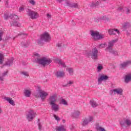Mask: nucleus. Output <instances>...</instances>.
<instances>
[{"label":"nucleus","mask_w":131,"mask_h":131,"mask_svg":"<svg viewBox=\"0 0 131 131\" xmlns=\"http://www.w3.org/2000/svg\"><path fill=\"white\" fill-rule=\"evenodd\" d=\"M114 46V44L111 41H110V42H108V47L105 49V51H108L109 50H111L112 48V47H113Z\"/></svg>","instance_id":"20"},{"label":"nucleus","mask_w":131,"mask_h":131,"mask_svg":"<svg viewBox=\"0 0 131 131\" xmlns=\"http://www.w3.org/2000/svg\"><path fill=\"white\" fill-rule=\"evenodd\" d=\"M19 11L20 12H23V11H24V7H20L19 9Z\"/></svg>","instance_id":"51"},{"label":"nucleus","mask_w":131,"mask_h":131,"mask_svg":"<svg viewBox=\"0 0 131 131\" xmlns=\"http://www.w3.org/2000/svg\"><path fill=\"white\" fill-rule=\"evenodd\" d=\"M40 36L41 39L43 40V41L46 42H48L51 40V36L48 32H44Z\"/></svg>","instance_id":"6"},{"label":"nucleus","mask_w":131,"mask_h":131,"mask_svg":"<svg viewBox=\"0 0 131 131\" xmlns=\"http://www.w3.org/2000/svg\"><path fill=\"white\" fill-rule=\"evenodd\" d=\"M8 71H6V72H5L4 73H3V74H2V76H3V77H5V76H6V75H7V74H8Z\"/></svg>","instance_id":"48"},{"label":"nucleus","mask_w":131,"mask_h":131,"mask_svg":"<svg viewBox=\"0 0 131 131\" xmlns=\"http://www.w3.org/2000/svg\"><path fill=\"white\" fill-rule=\"evenodd\" d=\"M60 104H62V105L67 106V105H68V102H67L65 99H62L60 101Z\"/></svg>","instance_id":"33"},{"label":"nucleus","mask_w":131,"mask_h":131,"mask_svg":"<svg viewBox=\"0 0 131 131\" xmlns=\"http://www.w3.org/2000/svg\"><path fill=\"white\" fill-rule=\"evenodd\" d=\"M55 60V61H56V62H57L58 64H59L60 65H62L63 67H66V66H65V63L62 62L61 59H59L58 58H57Z\"/></svg>","instance_id":"24"},{"label":"nucleus","mask_w":131,"mask_h":131,"mask_svg":"<svg viewBox=\"0 0 131 131\" xmlns=\"http://www.w3.org/2000/svg\"><path fill=\"white\" fill-rule=\"evenodd\" d=\"M4 34L3 32H0V41L3 40V35Z\"/></svg>","instance_id":"41"},{"label":"nucleus","mask_w":131,"mask_h":131,"mask_svg":"<svg viewBox=\"0 0 131 131\" xmlns=\"http://www.w3.org/2000/svg\"><path fill=\"white\" fill-rule=\"evenodd\" d=\"M131 80V74H128L125 76V82H128Z\"/></svg>","instance_id":"29"},{"label":"nucleus","mask_w":131,"mask_h":131,"mask_svg":"<svg viewBox=\"0 0 131 131\" xmlns=\"http://www.w3.org/2000/svg\"><path fill=\"white\" fill-rule=\"evenodd\" d=\"M102 69H103V67H102V66H98L97 67V69L98 71H101V70H102Z\"/></svg>","instance_id":"46"},{"label":"nucleus","mask_w":131,"mask_h":131,"mask_svg":"<svg viewBox=\"0 0 131 131\" xmlns=\"http://www.w3.org/2000/svg\"><path fill=\"white\" fill-rule=\"evenodd\" d=\"M87 55L88 56V58L90 57V56H92V53L91 52L87 53Z\"/></svg>","instance_id":"59"},{"label":"nucleus","mask_w":131,"mask_h":131,"mask_svg":"<svg viewBox=\"0 0 131 131\" xmlns=\"http://www.w3.org/2000/svg\"><path fill=\"white\" fill-rule=\"evenodd\" d=\"M113 92H114V95L115 94H117L118 95H120V96H122V93L123 92V90L122 89H115L113 90Z\"/></svg>","instance_id":"12"},{"label":"nucleus","mask_w":131,"mask_h":131,"mask_svg":"<svg viewBox=\"0 0 131 131\" xmlns=\"http://www.w3.org/2000/svg\"><path fill=\"white\" fill-rule=\"evenodd\" d=\"M37 89L38 90H37V92H38V93H39L40 91H42L41 89H40V86H37Z\"/></svg>","instance_id":"54"},{"label":"nucleus","mask_w":131,"mask_h":131,"mask_svg":"<svg viewBox=\"0 0 131 131\" xmlns=\"http://www.w3.org/2000/svg\"><path fill=\"white\" fill-rule=\"evenodd\" d=\"M35 116H36V113L34 112V111L31 110L28 112V113L27 114V119L28 121H31L35 118Z\"/></svg>","instance_id":"4"},{"label":"nucleus","mask_w":131,"mask_h":131,"mask_svg":"<svg viewBox=\"0 0 131 131\" xmlns=\"http://www.w3.org/2000/svg\"><path fill=\"white\" fill-rule=\"evenodd\" d=\"M34 56H36V57H39V54H38V53H36L34 54Z\"/></svg>","instance_id":"61"},{"label":"nucleus","mask_w":131,"mask_h":131,"mask_svg":"<svg viewBox=\"0 0 131 131\" xmlns=\"http://www.w3.org/2000/svg\"><path fill=\"white\" fill-rule=\"evenodd\" d=\"M90 104L93 108H96V107H98V106H99V104H97V103L94 100H90Z\"/></svg>","instance_id":"26"},{"label":"nucleus","mask_w":131,"mask_h":131,"mask_svg":"<svg viewBox=\"0 0 131 131\" xmlns=\"http://www.w3.org/2000/svg\"><path fill=\"white\" fill-rule=\"evenodd\" d=\"M14 62V60L13 59H9L7 61L5 62V63L4 64L3 66H12L14 64L13 62Z\"/></svg>","instance_id":"15"},{"label":"nucleus","mask_w":131,"mask_h":131,"mask_svg":"<svg viewBox=\"0 0 131 131\" xmlns=\"http://www.w3.org/2000/svg\"><path fill=\"white\" fill-rule=\"evenodd\" d=\"M62 43H58L56 44V46L58 47V48H61L62 47Z\"/></svg>","instance_id":"50"},{"label":"nucleus","mask_w":131,"mask_h":131,"mask_svg":"<svg viewBox=\"0 0 131 131\" xmlns=\"http://www.w3.org/2000/svg\"><path fill=\"white\" fill-rule=\"evenodd\" d=\"M11 26H15L16 27H20L21 26V24L18 23L16 20H14L12 21L11 24Z\"/></svg>","instance_id":"28"},{"label":"nucleus","mask_w":131,"mask_h":131,"mask_svg":"<svg viewBox=\"0 0 131 131\" xmlns=\"http://www.w3.org/2000/svg\"><path fill=\"white\" fill-rule=\"evenodd\" d=\"M63 1H65V0H58V2H59V3L60 4V3H62Z\"/></svg>","instance_id":"62"},{"label":"nucleus","mask_w":131,"mask_h":131,"mask_svg":"<svg viewBox=\"0 0 131 131\" xmlns=\"http://www.w3.org/2000/svg\"><path fill=\"white\" fill-rule=\"evenodd\" d=\"M108 78H109V77H108V76L105 75H101L98 79V84H100V82L103 81V80H107Z\"/></svg>","instance_id":"11"},{"label":"nucleus","mask_w":131,"mask_h":131,"mask_svg":"<svg viewBox=\"0 0 131 131\" xmlns=\"http://www.w3.org/2000/svg\"><path fill=\"white\" fill-rule=\"evenodd\" d=\"M66 4L69 8H78V4H77V3H71L67 1L66 2Z\"/></svg>","instance_id":"9"},{"label":"nucleus","mask_w":131,"mask_h":131,"mask_svg":"<svg viewBox=\"0 0 131 131\" xmlns=\"http://www.w3.org/2000/svg\"><path fill=\"white\" fill-rule=\"evenodd\" d=\"M21 45L24 48H28V46H29V41H24L21 42Z\"/></svg>","instance_id":"25"},{"label":"nucleus","mask_w":131,"mask_h":131,"mask_svg":"<svg viewBox=\"0 0 131 131\" xmlns=\"http://www.w3.org/2000/svg\"><path fill=\"white\" fill-rule=\"evenodd\" d=\"M69 73L72 74L73 73V69L70 68L68 69Z\"/></svg>","instance_id":"42"},{"label":"nucleus","mask_w":131,"mask_h":131,"mask_svg":"<svg viewBox=\"0 0 131 131\" xmlns=\"http://www.w3.org/2000/svg\"><path fill=\"white\" fill-rule=\"evenodd\" d=\"M106 51L107 52H109L110 54H112V55H114V56H118V52H117L116 50H114L113 48Z\"/></svg>","instance_id":"17"},{"label":"nucleus","mask_w":131,"mask_h":131,"mask_svg":"<svg viewBox=\"0 0 131 131\" xmlns=\"http://www.w3.org/2000/svg\"><path fill=\"white\" fill-rule=\"evenodd\" d=\"M126 12V14H128L129 13V12H130V10L128 8H127Z\"/></svg>","instance_id":"57"},{"label":"nucleus","mask_w":131,"mask_h":131,"mask_svg":"<svg viewBox=\"0 0 131 131\" xmlns=\"http://www.w3.org/2000/svg\"><path fill=\"white\" fill-rule=\"evenodd\" d=\"M5 100H6V101H7V102H9V104L12 105V106H15V103L14 102V100H12V98L6 97Z\"/></svg>","instance_id":"22"},{"label":"nucleus","mask_w":131,"mask_h":131,"mask_svg":"<svg viewBox=\"0 0 131 131\" xmlns=\"http://www.w3.org/2000/svg\"><path fill=\"white\" fill-rule=\"evenodd\" d=\"M90 33L92 37H94L95 39H96V38L95 37H96V39H101L103 38V35L100 34V33L97 31L95 32V31L92 30L90 31Z\"/></svg>","instance_id":"5"},{"label":"nucleus","mask_w":131,"mask_h":131,"mask_svg":"<svg viewBox=\"0 0 131 131\" xmlns=\"http://www.w3.org/2000/svg\"><path fill=\"white\" fill-rule=\"evenodd\" d=\"M70 84H73V82L72 81H69L67 84H66L64 85H63V86L66 87V86H70Z\"/></svg>","instance_id":"35"},{"label":"nucleus","mask_w":131,"mask_h":131,"mask_svg":"<svg viewBox=\"0 0 131 131\" xmlns=\"http://www.w3.org/2000/svg\"><path fill=\"white\" fill-rule=\"evenodd\" d=\"M94 21L95 22H96V23H99V21H100V18H99L98 19L95 18Z\"/></svg>","instance_id":"56"},{"label":"nucleus","mask_w":131,"mask_h":131,"mask_svg":"<svg viewBox=\"0 0 131 131\" xmlns=\"http://www.w3.org/2000/svg\"><path fill=\"white\" fill-rule=\"evenodd\" d=\"M8 5H9V2L7 0V1H6V5L8 6Z\"/></svg>","instance_id":"63"},{"label":"nucleus","mask_w":131,"mask_h":131,"mask_svg":"<svg viewBox=\"0 0 131 131\" xmlns=\"http://www.w3.org/2000/svg\"><path fill=\"white\" fill-rule=\"evenodd\" d=\"M51 106L52 110L53 111H55V112H57V111H59V105L55 103H52L50 104Z\"/></svg>","instance_id":"13"},{"label":"nucleus","mask_w":131,"mask_h":131,"mask_svg":"<svg viewBox=\"0 0 131 131\" xmlns=\"http://www.w3.org/2000/svg\"><path fill=\"white\" fill-rule=\"evenodd\" d=\"M118 41V39H114V40H112L111 41L114 45V43H115V42H117Z\"/></svg>","instance_id":"49"},{"label":"nucleus","mask_w":131,"mask_h":131,"mask_svg":"<svg viewBox=\"0 0 131 131\" xmlns=\"http://www.w3.org/2000/svg\"><path fill=\"white\" fill-rule=\"evenodd\" d=\"M48 95L49 94L46 92L42 91V90H40L39 93L35 94V97L37 99L38 98H40L42 101H45V99L47 98V96H48Z\"/></svg>","instance_id":"2"},{"label":"nucleus","mask_w":131,"mask_h":131,"mask_svg":"<svg viewBox=\"0 0 131 131\" xmlns=\"http://www.w3.org/2000/svg\"><path fill=\"white\" fill-rule=\"evenodd\" d=\"M47 17L48 18V19H49V18H50L51 17V14H47Z\"/></svg>","instance_id":"58"},{"label":"nucleus","mask_w":131,"mask_h":131,"mask_svg":"<svg viewBox=\"0 0 131 131\" xmlns=\"http://www.w3.org/2000/svg\"><path fill=\"white\" fill-rule=\"evenodd\" d=\"M53 117H54L55 119L57 120V121H60V120H61V119L55 114L53 115Z\"/></svg>","instance_id":"37"},{"label":"nucleus","mask_w":131,"mask_h":131,"mask_svg":"<svg viewBox=\"0 0 131 131\" xmlns=\"http://www.w3.org/2000/svg\"><path fill=\"white\" fill-rule=\"evenodd\" d=\"M106 44H100L99 47L100 48H105V46Z\"/></svg>","instance_id":"55"},{"label":"nucleus","mask_w":131,"mask_h":131,"mask_svg":"<svg viewBox=\"0 0 131 131\" xmlns=\"http://www.w3.org/2000/svg\"><path fill=\"white\" fill-rule=\"evenodd\" d=\"M120 124H121V126H122V127H123V126H125V121L124 122L123 121H121L120 122Z\"/></svg>","instance_id":"40"},{"label":"nucleus","mask_w":131,"mask_h":131,"mask_svg":"<svg viewBox=\"0 0 131 131\" xmlns=\"http://www.w3.org/2000/svg\"><path fill=\"white\" fill-rule=\"evenodd\" d=\"M5 20H8L9 18H10V15H9L8 13H4V17Z\"/></svg>","instance_id":"34"},{"label":"nucleus","mask_w":131,"mask_h":131,"mask_svg":"<svg viewBox=\"0 0 131 131\" xmlns=\"http://www.w3.org/2000/svg\"><path fill=\"white\" fill-rule=\"evenodd\" d=\"M117 10L119 11V12H124V10L123 9V8L121 7L118 8Z\"/></svg>","instance_id":"45"},{"label":"nucleus","mask_w":131,"mask_h":131,"mask_svg":"<svg viewBox=\"0 0 131 131\" xmlns=\"http://www.w3.org/2000/svg\"><path fill=\"white\" fill-rule=\"evenodd\" d=\"M38 45H42V43H43V40L41 38V37H40V38L38 40Z\"/></svg>","instance_id":"38"},{"label":"nucleus","mask_w":131,"mask_h":131,"mask_svg":"<svg viewBox=\"0 0 131 131\" xmlns=\"http://www.w3.org/2000/svg\"><path fill=\"white\" fill-rule=\"evenodd\" d=\"M4 63V55L0 53V65H2Z\"/></svg>","instance_id":"32"},{"label":"nucleus","mask_w":131,"mask_h":131,"mask_svg":"<svg viewBox=\"0 0 131 131\" xmlns=\"http://www.w3.org/2000/svg\"><path fill=\"white\" fill-rule=\"evenodd\" d=\"M66 122V121L65 120H62V122H63V123H65Z\"/></svg>","instance_id":"64"},{"label":"nucleus","mask_w":131,"mask_h":131,"mask_svg":"<svg viewBox=\"0 0 131 131\" xmlns=\"http://www.w3.org/2000/svg\"><path fill=\"white\" fill-rule=\"evenodd\" d=\"M125 123L127 125H131V121L130 120L128 119H126L125 120Z\"/></svg>","instance_id":"36"},{"label":"nucleus","mask_w":131,"mask_h":131,"mask_svg":"<svg viewBox=\"0 0 131 131\" xmlns=\"http://www.w3.org/2000/svg\"><path fill=\"white\" fill-rule=\"evenodd\" d=\"M56 97H57V95L56 94H54L51 96H50L49 98L50 101V104H54L56 102Z\"/></svg>","instance_id":"14"},{"label":"nucleus","mask_w":131,"mask_h":131,"mask_svg":"<svg viewBox=\"0 0 131 131\" xmlns=\"http://www.w3.org/2000/svg\"><path fill=\"white\" fill-rule=\"evenodd\" d=\"M21 74H23V75H25V76H28V75L27 74V72H22Z\"/></svg>","instance_id":"53"},{"label":"nucleus","mask_w":131,"mask_h":131,"mask_svg":"<svg viewBox=\"0 0 131 131\" xmlns=\"http://www.w3.org/2000/svg\"><path fill=\"white\" fill-rule=\"evenodd\" d=\"M24 95L25 97H27V98H29L30 97V95H31V92L28 90H24Z\"/></svg>","instance_id":"19"},{"label":"nucleus","mask_w":131,"mask_h":131,"mask_svg":"<svg viewBox=\"0 0 131 131\" xmlns=\"http://www.w3.org/2000/svg\"><path fill=\"white\" fill-rule=\"evenodd\" d=\"M94 119V118L93 117H90L89 119L85 118L82 120V125L83 126H85L86 125H88L90 122H91V121H93Z\"/></svg>","instance_id":"8"},{"label":"nucleus","mask_w":131,"mask_h":131,"mask_svg":"<svg viewBox=\"0 0 131 131\" xmlns=\"http://www.w3.org/2000/svg\"><path fill=\"white\" fill-rule=\"evenodd\" d=\"M97 129H98L99 130H100V131H106V130H105V128L101 127H98L97 128Z\"/></svg>","instance_id":"43"},{"label":"nucleus","mask_w":131,"mask_h":131,"mask_svg":"<svg viewBox=\"0 0 131 131\" xmlns=\"http://www.w3.org/2000/svg\"><path fill=\"white\" fill-rule=\"evenodd\" d=\"M27 14L28 16L31 18V19H37L38 17V13L35 12L30 9H28L27 11Z\"/></svg>","instance_id":"3"},{"label":"nucleus","mask_w":131,"mask_h":131,"mask_svg":"<svg viewBox=\"0 0 131 131\" xmlns=\"http://www.w3.org/2000/svg\"><path fill=\"white\" fill-rule=\"evenodd\" d=\"M130 24L128 22H125L124 23V25L122 26L123 29L124 30H125L126 29H127V27H130Z\"/></svg>","instance_id":"27"},{"label":"nucleus","mask_w":131,"mask_h":131,"mask_svg":"<svg viewBox=\"0 0 131 131\" xmlns=\"http://www.w3.org/2000/svg\"><path fill=\"white\" fill-rule=\"evenodd\" d=\"M64 75H65V73L62 71L57 72L55 74V76H56V77H63Z\"/></svg>","instance_id":"18"},{"label":"nucleus","mask_w":131,"mask_h":131,"mask_svg":"<svg viewBox=\"0 0 131 131\" xmlns=\"http://www.w3.org/2000/svg\"><path fill=\"white\" fill-rule=\"evenodd\" d=\"M130 63H131V62L129 61L124 62L120 64L121 68H122V69H124L125 67H126L127 65H129V64Z\"/></svg>","instance_id":"21"},{"label":"nucleus","mask_w":131,"mask_h":131,"mask_svg":"<svg viewBox=\"0 0 131 131\" xmlns=\"http://www.w3.org/2000/svg\"><path fill=\"white\" fill-rule=\"evenodd\" d=\"M36 61V63L40 64V65H42V66H47L51 64L52 60L50 58H47V57H42V58H37Z\"/></svg>","instance_id":"1"},{"label":"nucleus","mask_w":131,"mask_h":131,"mask_svg":"<svg viewBox=\"0 0 131 131\" xmlns=\"http://www.w3.org/2000/svg\"><path fill=\"white\" fill-rule=\"evenodd\" d=\"M9 18L10 19H13V21H17V20H19V17L15 14H10Z\"/></svg>","instance_id":"23"},{"label":"nucleus","mask_w":131,"mask_h":131,"mask_svg":"<svg viewBox=\"0 0 131 131\" xmlns=\"http://www.w3.org/2000/svg\"><path fill=\"white\" fill-rule=\"evenodd\" d=\"M56 130L57 131H65V128H64V126L62 125L60 126H57L56 127Z\"/></svg>","instance_id":"31"},{"label":"nucleus","mask_w":131,"mask_h":131,"mask_svg":"<svg viewBox=\"0 0 131 131\" xmlns=\"http://www.w3.org/2000/svg\"><path fill=\"white\" fill-rule=\"evenodd\" d=\"M115 32H117V33H118V34H119V33H120V32L118 30V29H110L108 31V32L109 33V34H110L111 35H115Z\"/></svg>","instance_id":"10"},{"label":"nucleus","mask_w":131,"mask_h":131,"mask_svg":"<svg viewBox=\"0 0 131 131\" xmlns=\"http://www.w3.org/2000/svg\"><path fill=\"white\" fill-rule=\"evenodd\" d=\"M99 6V2L97 1L95 3H92L90 4L91 8H97Z\"/></svg>","instance_id":"30"},{"label":"nucleus","mask_w":131,"mask_h":131,"mask_svg":"<svg viewBox=\"0 0 131 131\" xmlns=\"http://www.w3.org/2000/svg\"><path fill=\"white\" fill-rule=\"evenodd\" d=\"M23 36L24 38H26L27 36V34H25V33H21V34H19L18 35V36Z\"/></svg>","instance_id":"39"},{"label":"nucleus","mask_w":131,"mask_h":131,"mask_svg":"<svg viewBox=\"0 0 131 131\" xmlns=\"http://www.w3.org/2000/svg\"><path fill=\"white\" fill-rule=\"evenodd\" d=\"M79 114H80V111H75L74 112L72 113V116L74 118H78V117H79Z\"/></svg>","instance_id":"16"},{"label":"nucleus","mask_w":131,"mask_h":131,"mask_svg":"<svg viewBox=\"0 0 131 131\" xmlns=\"http://www.w3.org/2000/svg\"><path fill=\"white\" fill-rule=\"evenodd\" d=\"M38 125L39 130H41V127H42L41 124L39 122L38 124Z\"/></svg>","instance_id":"47"},{"label":"nucleus","mask_w":131,"mask_h":131,"mask_svg":"<svg viewBox=\"0 0 131 131\" xmlns=\"http://www.w3.org/2000/svg\"><path fill=\"white\" fill-rule=\"evenodd\" d=\"M99 53V51L97 49V48H94L92 50L91 52V58L94 59V60H97L98 59V54Z\"/></svg>","instance_id":"7"},{"label":"nucleus","mask_w":131,"mask_h":131,"mask_svg":"<svg viewBox=\"0 0 131 131\" xmlns=\"http://www.w3.org/2000/svg\"><path fill=\"white\" fill-rule=\"evenodd\" d=\"M107 19H108V18H106V16H103L102 17L99 18V20H102L103 21L107 20Z\"/></svg>","instance_id":"44"},{"label":"nucleus","mask_w":131,"mask_h":131,"mask_svg":"<svg viewBox=\"0 0 131 131\" xmlns=\"http://www.w3.org/2000/svg\"><path fill=\"white\" fill-rule=\"evenodd\" d=\"M30 4L33 5V6H34V5H35V2H34V1H33V0H31L30 1Z\"/></svg>","instance_id":"52"},{"label":"nucleus","mask_w":131,"mask_h":131,"mask_svg":"<svg viewBox=\"0 0 131 131\" xmlns=\"http://www.w3.org/2000/svg\"><path fill=\"white\" fill-rule=\"evenodd\" d=\"M0 80L2 81H4V77L3 76L2 77L0 76Z\"/></svg>","instance_id":"60"}]
</instances>
